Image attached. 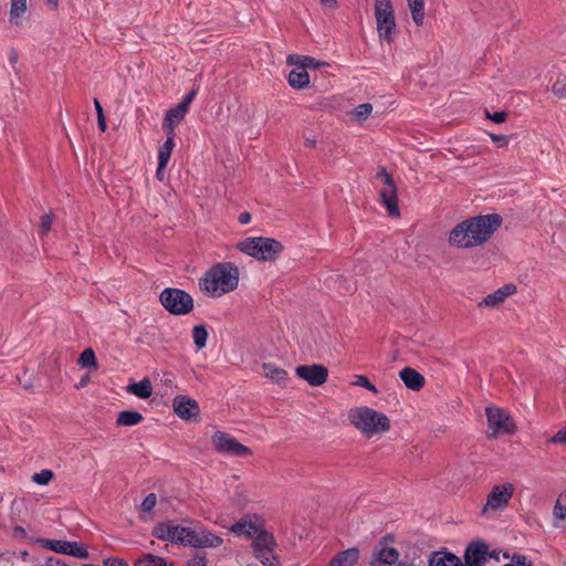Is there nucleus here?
I'll use <instances>...</instances> for the list:
<instances>
[{
	"label": "nucleus",
	"mask_w": 566,
	"mask_h": 566,
	"mask_svg": "<svg viewBox=\"0 0 566 566\" xmlns=\"http://www.w3.org/2000/svg\"><path fill=\"white\" fill-rule=\"evenodd\" d=\"M94 106H95V109H96L97 117H99V116H105V115H104L103 107H102V105H101L99 101H98V99H96V98L94 99Z\"/></svg>",
	"instance_id": "obj_55"
},
{
	"label": "nucleus",
	"mask_w": 566,
	"mask_h": 566,
	"mask_svg": "<svg viewBox=\"0 0 566 566\" xmlns=\"http://www.w3.org/2000/svg\"><path fill=\"white\" fill-rule=\"evenodd\" d=\"M502 221V217L497 213L469 218L450 231L449 242L462 249L481 245L501 227Z\"/></svg>",
	"instance_id": "obj_1"
},
{
	"label": "nucleus",
	"mask_w": 566,
	"mask_h": 566,
	"mask_svg": "<svg viewBox=\"0 0 566 566\" xmlns=\"http://www.w3.org/2000/svg\"><path fill=\"white\" fill-rule=\"evenodd\" d=\"M135 566H167V563L160 556L145 554L135 562Z\"/></svg>",
	"instance_id": "obj_34"
},
{
	"label": "nucleus",
	"mask_w": 566,
	"mask_h": 566,
	"mask_svg": "<svg viewBox=\"0 0 566 566\" xmlns=\"http://www.w3.org/2000/svg\"><path fill=\"white\" fill-rule=\"evenodd\" d=\"M399 377L408 389L419 391L426 384L424 377L411 367H405L399 371Z\"/></svg>",
	"instance_id": "obj_20"
},
{
	"label": "nucleus",
	"mask_w": 566,
	"mask_h": 566,
	"mask_svg": "<svg viewBox=\"0 0 566 566\" xmlns=\"http://www.w3.org/2000/svg\"><path fill=\"white\" fill-rule=\"evenodd\" d=\"M196 95H197V90L193 88L185 95L184 99L179 104L184 105V108H186L188 111L189 106L192 103V101L195 99Z\"/></svg>",
	"instance_id": "obj_49"
},
{
	"label": "nucleus",
	"mask_w": 566,
	"mask_h": 566,
	"mask_svg": "<svg viewBox=\"0 0 566 566\" xmlns=\"http://www.w3.org/2000/svg\"><path fill=\"white\" fill-rule=\"evenodd\" d=\"M157 503V496L155 493H149L142 502V511L150 512Z\"/></svg>",
	"instance_id": "obj_44"
},
{
	"label": "nucleus",
	"mask_w": 566,
	"mask_h": 566,
	"mask_svg": "<svg viewBox=\"0 0 566 566\" xmlns=\"http://www.w3.org/2000/svg\"><path fill=\"white\" fill-rule=\"evenodd\" d=\"M504 566H515V564L511 560V563L505 564Z\"/></svg>",
	"instance_id": "obj_64"
},
{
	"label": "nucleus",
	"mask_w": 566,
	"mask_h": 566,
	"mask_svg": "<svg viewBox=\"0 0 566 566\" xmlns=\"http://www.w3.org/2000/svg\"><path fill=\"white\" fill-rule=\"evenodd\" d=\"M490 137L500 148L505 147L509 144V137L506 135L491 134Z\"/></svg>",
	"instance_id": "obj_48"
},
{
	"label": "nucleus",
	"mask_w": 566,
	"mask_h": 566,
	"mask_svg": "<svg viewBox=\"0 0 566 566\" xmlns=\"http://www.w3.org/2000/svg\"><path fill=\"white\" fill-rule=\"evenodd\" d=\"M39 542L42 547L51 549L59 554H65L81 559H87L90 557V553L86 549V547L77 542L44 538L39 539Z\"/></svg>",
	"instance_id": "obj_11"
},
{
	"label": "nucleus",
	"mask_w": 566,
	"mask_h": 566,
	"mask_svg": "<svg viewBox=\"0 0 566 566\" xmlns=\"http://www.w3.org/2000/svg\"><path fill=\"white\" fill-rule=\"evenodd\" d=\"M175 413L182 420L196 419L200 413L198 402L187 396H177L172 401Z\"/></svg>",
	"instance_id": "obj_13"
},
{
	"label": "nucleus",
	"mask_w": 566,
	"mask_h": 566,
	"mask_svg": "<svg viewBox=\"0 0 566 566\" xmlns=\"http://www.w3.org/2000/svg\"><path fill=\"white\" fill-rule=\"evenodd\" d=\"M188 111L184 108V105L177 104L176 106L169 108L166 112L163 128L168 133H175V127L180 124V122L185 118Z\"/></svg>",
	"instance_id": "obj_19"
},
{
	"label": "nucleus",
	"mask_w": 566,
	"mask_h": 566,
	"mask_svg": "<svg viewBox=\"0 0 566 566\" xmlns=\"http://www.w3.org/2000/svg\"><path fill=\"white\" fill-rule=\"evenodd\" d=\"M429 566H464L463 562L455 554L447 551L431 552L428 557Z\"/></svg>",
	"instance_id": "obj_17"
},
{
	"label": "nucleus",
	"mask_w": 566,
	"mask_h": 566,
	"mask_svg": "<svg viewBox=\"0 0 566 566\" xmlns=\"http://www.w3.org/2000/svg\"><path fill=\"white\" fill-rule=\"evenodd\" d=\"M178 528V525H168L165 523H160L157 526H155L153 534L161 541H168L171 543L177 544V532L175 531Z\"/></svg>",
	"instance_id": "obj_27"
},
{
	"label": "nucleus",
	"mask_w": 566,
	"mask_h": 566,
	"mask_svg": "<svg viewBox=\"0 0 566 566\" xmlns=\"http://www.w3.org/2000/svg\"><path fill=\"white\" fill-rule=\"evenodd\" d=\"M485 115L495 124L504 123L505 119L507 118V112L505 111L490 113L488 109H485Z\"/></svg>",
	"instance_id": "obj_45"
},
{
	"label": "nucleus",
	"mask_w": 566,
	"mask_h": 566,
	"mask_svg": "<svg viewBox=\"0 0 566 566\" xmlns=\"http://www.w3.org/2000/svg\"><path fill=\"white\" fill-rule=\"evenodd\" d=\"M143 421V415L136 410L120 411L116 419L117 426L132 427Z\"/></svg>",
	"instance_id": "obj_29"
},
{
	"label": "nucleus",
	"mask_w": 566,
	"mask_h": 566,
	"mask_svg": "<svg viewBox=\"0 0 566 566\" xmlns=\"http://www.w3.org/2000/svg\"><path fill=\"white\" fill-rule=\"evenodd\" d=\"M552 91L558 98H566V75L559 74L557 76Z\"/></svg>",
	"instance_id": "obj_37"
},
{
	"label": "nucleus",
	"mask_w": 566,
	"mask_h": 566,
	"mask_svg": "<svg viewBox=\"0 0 566 566\" xmlns=\"http://www.w3.org/2000/svg\"><path fill=\"white\" fill-rule=\"evenodd\" d=\"M103 566H129L128 563L120 558H106L103 562Z\"/></svg>",
	"instance_id": "obj_50"
},
{
	"label": "nucleus",
	"mask_w": 566,
	"mask_h": 566,
	"mask_svg": "<svg viewBox=\"0 0 566 566\" xmlns=\"http://www.w3.org/2000/svg\"><path fill=\"white\" fill-rule=\"evenodd\" d=\"M78 365L81 367H97V360L95 357V353L92 348H86L82 352L80 358H78Z\"/></svg>",
	"instance_id": "obj_36"
},
{
	"label": "nucleus",
	"mask_w": 566,
	"mask_h": 566,
	"mask_svg": "<svg viewBox=\"0 0 566 566\" xmlns=\"http://www.w3.org/2000/svg\"><path fill=\"white\" fill-rule=\"evenodd\" d=\"M376 179L384 182V187L379 191L381 202L386 207L390 217H399L400 211L398 207L397 187L391 175L386 168L380 167L376 174Z\"/></svg>",
	"instance_id": "obj_8"
},
{
	"label": "nucleus",
	"mask_w": 566,
	"mask_h": 566,
	"mask_svg": "<svg viewBox=\"0 0 566 566\" xmlns=\"http://www.w3.org/2000/svg\"><path fill=\"white\" fill-rule=\"evenodd\" d=\"M13 535L15 537L23 538V537L27 536V532H25V530L22 526L17 525V526L13 527Z\"/></svg>",
	"instance_id": "obj_52"
},
{
	"label": "nucleus",
	"mask_w": 566,
	"mask_h": 566,
	"mask_svg": "<svg viewBox=\"0 0 566 566\" xmlns=\"http://www.w3.org/2000/svg\"><path fill=\"white\" fill-rule=\"evenodd\" d=\"M295 374L306 380L308 385L318 387L327 380L328 369L319 364L300 365L296 367Z\"/></svg>",
	"instance_id": "obj_12"
},
{
	"label": "nucleus",
	"mask_w": 566,
	"mask_h": 566,
	"mask_svg": "<svg viewBox=\"0 0 566 566\" xmlns=\"http://www.w3.org/2000/svg\"><path fill=\"white\" fill-rule=\"evenodd\" d=\"M377 32L381 41L391 43L396 36V18L390 0H375Z\"/></svg>",
	"instance_id": "obj_5"
},
{
	"label": "nucleus",
	"mask_w": 566,
	"mask_h": 566,
	"mask_svg": "<svg viewBox=\"0 0 566 566\" xmlns=\"http://www.w3.org/2000/svg\"><path fill=\"white\" fill-rule=\"evenodd\" d=\"M53 476L54 474L51 470H42L41 472L33 474L32 481L39 485H46Z\"/></svg>",
	"instance_id": "obj_39"
},
{
	"label": "nucleus",
	"mask_w": 566,
	"mask_h": 566,
	"mask_svg": "<svg viewBox=\"0 0 566 566\" xmlns=\"http://www.w3.org/2000/svg\"><path fill=\"white\" fill-rule=\"evenodd\" d=\"M273 552L274 551L258 552L254 553V556L263 566H280L279 557L273 555Z\"/></svg>",
	"instance_id": "obj_35"
},
{
	"label": "nucleus",
	"mask_w": 566,
	"mask_h": 566,
	"mask_svg": "<svg viewBox=\"0 0 566 566\" xmlns=\"http://www.w3.org/2000/svg\"><path fill=\"white\" fill-rule=\"evenodd\" d=\"M259 527H260V524L253 523L251 521H241V522L234 523L230 527V532L235 535H239V536L244 535L248 538H252L254 536L255 532H258Z\"/></svg>",
	"instance_id": "obj_28"
},
{
	"label": "nucleus",
	"mask_w": 566,
	"mask_h": 566,
	"mask_svg": "<svg viewBox=\"0 0 566 566\" xmlns=\"http://www.w3.org/2000/svg\"><path fill=\"white\" fill-rule=\"evenodd\" d=\"M262 370L266 378H270L281 386H285L287 380V373L284 369L276 367L271 363H264L262 365Z\"/></svg>",
	"instance_id": "obj_25"
},
{
	"label": "nucleus",
	"mask_w": 566,
	"mask_h": 566,
	"mask_svg": "<svg viewBox=\"0 0 566 566\" xmlns=\"http://www.w3.org/2000/svg\"><path fill=\"white\" fill-rule=\"evenodd\" d=\"M503 557L511 558L515 566H534L533 562L527 556L522 554H513L512 556H510L509 553H504Z\"/></svg>",
	"instance_id": "obj_40"
},
{
	"label": "nucleus",
	"mask_w": 566,
	"mask_h": 566,
	"mask_svg": "<svg viewBox=\"0 0 566 566\" xmlns=\"http://www.w3.org/2000/svg\"><path fill=\"white\" fill-rule=\"evenodd\" d=\"M9 61L12 65H14L18 62V52L14 49H11L9 53Z\"/></svg>",
	"instance_id": "obj_56"
},
{
	"label": "nucleus",
	"mask_w": 566,
	"mask_h": 566,
	"mask_svg": "<svg viewBox=\"0 0 566 566\" xmlns=\"http://www.w3.org/2000/svg\"><path fill=\"white\" fill-rule=\"evenodd\" d=\"M54 219V214L52 212L45 213L41 217L40 220V231L42 235H45L50 230Z\"/></svg>",
	"instance_id": "obj_43"
},
{
	"label": "nucleus",
	"mask_w": 566,
	"mask_h": 566,
	"mask_svg": "<svg viewBox=\"0 0 566 566\" xmlns=\"http://www.w3.org/2000/svg\"><path fill=\"white\" fill-rule=\"evenodd\" d=\"M348 419L366 437L384 433L390 429L389 418L369 407L350 409Z\"/></svg>",
	"instance_id": "obj_3"
},
{
	"label": "nucleus",
	"mask_w": 566,
	"mask_h": 566,
	"mask_svg": "<svg viewBox=\"0 0 566 566\" xmlns=\"http://www.w3.org/2000/svg\"><path fill=\"white\" fill-rule=\"evenodd\" d=\"M514 493V485L512 483H504L502 485H495L488 494L486 503L482 509V514L486 515L490 511H502L504 510Z\"/></svg>",
	"instance_id": "obj_10"
},
{
	"label": "nucleus",
	"mask_w": 566,
	"mask_h": 566,
	"mask_svg": "<svg viewBox=\"0 0 566 566\" xmlns=\"http://www.w3.org/2000/svg\"><path fill=\"white\" fill-rule=\"evenodd\" d=\"M252 539L253 553L274 551L276 547V541L272 533L263 528L262 525L258 528Z\"/></svg>",
	"instance_id": "obj_16"
},
{
	"label": "nucleus",
	"mask_w": 566,
	"mask_h": 566,
	"mask_svg": "<svg viewBox=\"0 0 566 566\" xmlns=\"http://www.w3.org/2000/svg\"><path fill=\"white\" fill-rule=\"evenodd\" d=\"M411 17L416 25L420 27L424 20V0H407Z\"/></svg>",
	"instance_id": "obj_32"
},
{
	"label": "nucleus",
	"mask_w": 566,
	"mask_h": 566,
	"mask_svg": "<svg viewBox=\"0 0 566 566\" xmlns=\"http://www.w3.org/2000/svg\"><path fill=\"white\" fill-rule=\"evenodd\" d=\"M45 1H46V3H48V4H51V6H53L54 8H56V7H57V2H59V0H45Z\"/></svg>",
	"instance_id": "obj_61"
},
{
	"label": "nucleus",
	"mask_w": 566,
	"mask_h": 566,
	"mask_svg": "<svg viewBox=\"0 0 566 566\" xmlns=\"http://www.w3.org/2000/svg\"><path fill=\"white\" fill-rule=\"evenodd\" d=\"M175 133L168 134L167 139L160 146L158 151V161H160V168H166L169 158L171 156V151L175 147Z\"/></svg>",
	"instance_id": "obj_30"
},
{
	"label": "nucleus",
	"mask_w": 566,
	"mask_h": 566,
	"mask_svg": "<svg viewBox=\"0 0 566 566\" xmlns=\"http://www.w3.org/2000/svg\"><path fill=\"white\" fill-rule=\"evenodd\" d=\"M27 10V0H12L11 18H19Z\"/></svg>",
	"instance_id": "obj_41"
},
{
	"label": "nucleus",
	"mask_w": 566,
	"mask_h": 566,
	"mask_svg": "<svg viewBox=\"0 0 566 566\" xmlns=\"http://www.w3.org/2000/svg\"><path fill=\"white\" fill-rule=\"evenodd\" d=\"M286 63L289 65L300 66L301 69H303L305 71H307V69L315 70V69L319 67L321 65L326 64L324 62H319V61L315 60L312 56L298 55V54L289 55L286 59Z\"/></svg>",
	"instance_id": "obj_24"
},
{
	"label": "nucleus",
	"mask_w": 566,
	"mask_h": 566,
	"mask_svg": "<svg viewBox=\"0 0 566 566\" xmlns=\"http://www.w3.org/2000/svg\"><path fill=\"white\" fill-rule=\"evenodd\" d=\"M515 292L516 286L514 284H506L497 289L495 292L486 295L480 303V306L496 307L503 303L507 296L514 294Z\"/></svg>",
	"instance_id": "obj_18"
},
{
	"label": "nucleus",
	"mask_w": 566,
	"mask_h": 566,
	"mask_svg": "<svg viewBox=\"0 0 566 566\" xmlns=\"http://www.w3.org/2000/svg\"><path fill=\"white\" fill-rule=\"evenodd\" d=\"M316 144V140L314 138L306 137L305 138V145L308 147H314Z\"/></svg>",
	"instance_id": "obj_59"
},
{
	"label": "nucleus",
	"mask_w": 566,
	"mask_h": 566,
	"mask_svg": "<svg viewBox=\"0 0 566 566\" xmlns=\"http://www.w3.org/2000/svg\"><path fill=\"white\" fill-rule=\"evenodd\" d=\"M396 566H416V565L412 563L408 564V563L400 562Z\"/></svg>",
	"instance_id": "obj_62"
},
{
	"label": "nucleus",
	"mask_w": 566,
	"mask_h": 566,
	"mask_svg": "<svg viewBox=\"0 0 566 566\" xmlns=\"http://www.w3.org/2000/svg\"><path fill=\"white\" fill-rule=\"evenodd\" d=\"M287 81L290 86L295 90H303L310 85V75L307 71L296 66L292 71H290L287 75Z\"/></svg>",
	"instance_id": "obj_23"
},
{
	"label": "nucleus",
	"mask_w": 566,
	"mask_h": 566,
	"mask_svg": "<svg viewBox=\"0 0 566 566\" xmlns=\"http://www.w3.org/2000/svg\"><path fill=\"white\" fill-rule=\"evenodd\" d=\"M192 338L196 347L202 349L207 345L208 332L205 325H196L192 328Z\"/></svg>",
	"instance_id": "obj_33"
},
{
	"label": "nucleus",
	"mask_w": 566,
	"mask_h": 566,
	"mask_svg": "<svg viewBox=\"0 0 566 566\" xmlns=\"http://www.w3.org/2000/svg\"><path fill=\"white\" fill-rule=\"evenodd\" d=\"M163 307L172 315H186L193 308V298L185 290L166 287L159 295Z\"/></svg>",
	"instance_id": "obj_6"
},
{
	"label": "nucleus",
	"mask_w": 566,
	"mask_h": 566,
	"mask_svg": "<svg viewBox=\"0 0 566 566\" xmlns=\"http://www.w3.org/2000/svg\"><path fill=\"white\" fill-rule=\"evenodd\" d=\"M488 555H489L490 557H493V558H495L496 560H499V556H497V554H496L495 552L489 553Z\"/></svg>",
	"instance_id": "obj_63"
},
{
	"label": "nucleus",
	"mask_w": 566,
	"mask_h": 566,
	"mask_svg": "<svg viewBox=\"0 0 566 566\" xmlns=\"http://www.w3.org/2000/svg\"><path fill=\"white\" fill-rule=\"evenodd\" d=\"M251 221V213L250 212H242L239 214V222L241 224H248Z\"/></svg>",
	"instance_id": "obj_51"
},
{
	"label": "nucleus",
	"mask_w": 566,
	"mask_h": 566,
	"mask_svg": "<svg viewBox=\"0 0 566 566\" xmlns=\"http://www.w3.org/2000/svg\"><path fill=\"white\" fill-rule=\"evenodd\" d=\"M548 442L551 443H563L566 444V427L558 430L556 434H554Z\"/></svg>",
	"instance_id": "obj_47"
},
{
	"label": "nucleus",
	"mask_w": 566,
	"mask_h": 566,
	"mask_svg": "<svg viewBox=\"0 0 566 566\" xmlns=\"http://www.w3.org/2000/svg\"><path fill=\"white\" fill-rule=\"evenodd\" d=\"M485 415L488 419L490 437H497L503 434H512L515 432V422L510 413L499 407H486Z\"/></svg>",
	"instance_id": "obj_7"
},
{
	"label": "nucleus",
	"mask_w": 566,
	"mask_h": 566,
	"mask_svg": "<svg viewBox=\"0 0 566 566\" xmlns=\"http://www.w3.org/2000/svg\"><path fill=\"white\" fill-rule=\"evenodd\" d=\"M191 566H206V559L205 557H195L191 560Z\"/></svg>",
	"instance_id": "obj_54"
},
{
	"label": "nucleus",
	"mask_w": 566,
	"mask_h": 566,
	"mask_svg": "<svg viewBox=\"0 0 566 566\" xmlns=\"http://www.w3.org/2000/svg\"><path fill=\"white\" fill-rule=\"evenodd\" d=\"M399 552L395 547H387L379 542L373 552L371 566L395 565L398 563Z\"/></svg>",
	"instance_id": "obj_15"
},
{
	"label": "nucleus",
	"mask_w": 566,
	"mask_h": 566,
	"mask_svg": "<svg viewBox=\"0 0 566 566\" xmlns=\"http://www.w3.org/2000/svg\"><path fill=\"white\" fill-rule=\"evenodd\" d=\"M127 391L142 399H147L153 394L151 381L148 378L142 379L139 382H133L127 386Z\"/></svg>",
	"instance_id": "obj_26"
},
{
	"label": "nucleus",
	"mask_w": 566,
	"mask_h": 566,
	"mask_svg": "<svg viewBox=\"0 0 566 566\" xmlns=\"http://www.w3.org/2000/svg\"><path fill=\"white\" fill-rule=\"evenodd\" d=\"M97 125H98V128L102 130V132H105L106 128H107V124H106V118L105 116H99L97 117Z\"/></svg>",
	"instance_id": "obj_53"
},
{
	"label": "nucleus",
	"mask_w": 566,
	"mask_h": 566,
	"mask_svg": "<svg viewBox=\"0 0 566 566\" xmlns=\"http://www.w3.org/2000/svg\"><path fill=\"white\" fill-rule=\"evenodd\" d=\"M164 169L165 168H160V161H158V167H157V171H156V176L159 180H164Z\"/></svg>",
	"instance_id": "obj_58"
},
{
	"label": "nucleus",
	"mask_w": 566,
	"mask_h": 566,
	"mask_svg": "<svg viewBox=\"0 0 566 566\" xmlns=\"http://www.w3.org/2000/svg\"><path fill=\"white\" fill-rule=\"evenodd\" d=\"M373 112V105L369 103H363L355 107L354 114L358 120H365L369 117Z\"/></svg>",
	"instance_id": "obj_38"
},
{
	"label": "nucleus",
	"mask_w": 566,
	"mask_h": 566,
	"mask_svg": "<svg viewBox=\"0 0 566 566\" xmlns=\"http://www.w3.org/2000/svg\"><path fill=\"white\" fill-rule=\"evenodd\" d=\"M238 249L260 261H275L283 252V244L272 238L251 237L238 243Z\"/></svg>",
	"instance_id": "obj_4"
},
{
	"label": "nucleus",
	"mask_w": 566,
	"mask_h": 566,
	"mask_svg": "<svg viewBox=\"0 0 566 566\" xmlns=\"http://www.w3.org/2000/svg\"><path fill=\"white\" fill-rule=\"evenodd\" d=\"M222 544V538L205 528L200 527L198 548L218 547Z\"/></svg>",
	"instance_id": "obj_31"
},
{
	"label": "nucleus",
	"mask_w": 566,
	"mask_h": 566,
	"mask_svg": "<svg viewBox=\"0 0 566 566\" xmlns=\"http://www.w3.org/2000/svg\"><path fill=\"white\" fill-rule=\"evenodd\" d=\"M239 284V269L231 262L213 265L199 281V287L211 297L232 292Z\"/></svg>",
	"instance_id": "obj_2"
},
{
	"label": "nucleus",
	"mask_w": 566,
	"mask_h": 566,
	"mask_svg": "<svg viewBox=\"0 0 566 566\" xmlns=\"http://www.w3.org/2000/svg\"><path fill=\"white\" fill-rule=\"evenodd\" d=\"M554 514L558 518L566 517V503H563V500L559 497L554 507Z\"/></svg>",
	"instance_id": "obj_46"
},
{
	"label": "nucleus",
	"mask_w": 566,
	"mask_h": 566,
	"mask_svg": "<svg viewBox=\"0 0 566 566\" xmlns=\"http://www.w3.org/2000/svg\"><path fill=\"white\" fill-rule=\"evenodd\" d=\"M392 539H394V536L388 534V535L384 536L379 542H382V545H386V543L388 541H392Z\"/></svg>",
	"instance_id": "obj_60"
},
{
	"label": "nucleus",
	"mask_w": 566,
	"mask_h": 566,
	"mask_svg": "<svg viewBox=\"0 0 566 566\" xmlns=\"http://www.w3.org/2000/svg\"><path fill=\"white\" fill-rule=\"evenodd\" d=\"M212 443L214 449L224 455L247 457L252 454V451L248 447L243 446L229 433L223 431L214 432L212 436Z\"/></svg>",
	"instance_id": "obj_9"
},
{
	"label": "nucleus",
	"mask_w": 566,
	"mask_h": 566,
	"mask_svg": "<svg viewBox=\"0 0 566 566\" xmlns=\"http://www.w3.org/2000/svg\"><path fill=\"white\" fill-rule=\"evenodd\" d=\"M177 544L198 548L200 527H187L178 525Z\"/></svg>",
	"instance_id": "obj_21"
},
{
	"label": "nucleus",
	"mask_w": 566,
	"mask_h": 566,
	"mask_svg": "<svg viewBox=\"0 0 566 566\" xmlns=\"http://www.w3.org/2000/svg\"><path fill=\"white\" fill-rule=\"evenodd\" d=\"M360 552L357 547L347 548L338 553L328 566H355L359 559Z\"/></svg>",
	"instance_id": "obj_22"
},
{
	"label": "nucleus",
	"mask_w": 566,
	"mask_h": 566,
	"mask_svg": "<svg viewBox=\"0 0 566 566\" xmlns=\"http://www.w3.org/2000/svg\"><path fill=\"white\" fill-rule=\"evenodd\" d=\"M489 546L482 542H471L464 552V566H485Z\"/></svg>",
	"instance_id": "obj_14"
},
{
	"label": "nucleus",
	"mask_w": 566,
	"mask_h": 566,
	"mask_svg": "<svg viewBox=\"0 0 566 566\" xmlns=\"http://www.w3.org/2000/svg\"><path fill=\"white\" fill-rule=\"evenodd\" d=\"M354 386L366 388L367 390L376 394L378 392L376 386L369 381V379L364 375H357L356 380L353 382Z\"/></svg>",
	"instance_id": "obj_42"
},
{
	"label": "nucleus",
	"mask_w": 566,
	"mask_h": 566,
	"mask_svg": "<svg viewBox=\"0 0 566 566\" xmlns=\"http://www.w3.org/2000/svg\"><path fill=\"white\" fill-rule=\"evenodd\" d=\"M322 4L328 6L331 8H336L337 0H319Z\"/></svg>",
	"instance_id": "obj_57"
}]
</instances>
